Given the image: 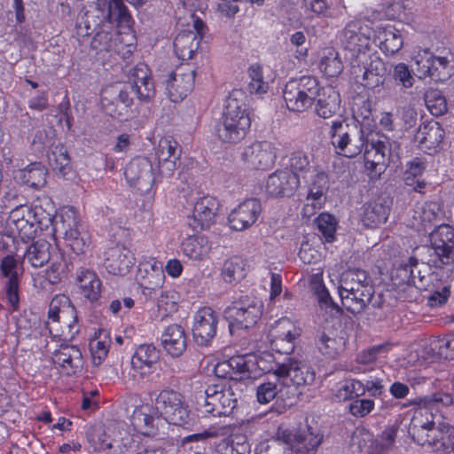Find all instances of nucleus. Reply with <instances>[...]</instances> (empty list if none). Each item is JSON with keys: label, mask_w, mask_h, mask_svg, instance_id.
I'll return each mask as SVG.
<instances>
[{"label": "nucleus", "mask_w": 454, "mask_h": 454, "mask_svg": "<svg viewBox=\"0 0 454 454\" xmlns=\"http://www.w3.org/2000/svg\"><path fill=\"white\" fill-rule=\"evenodd\" d=\"M328 134L335 152L344 157H356L364 147V168L372 179L380 178L387 168L388 159L397 154L399 148L396 142L387 139L372 138L365 144L363 130H357L342 120L332 121Z\"/></svg>", "instance_id": "obj_1"}, {"label": "nucleus", "mask_w": 454, "mask_h": 454, "mask_svg": "<svg viewBox=\"0 0 454 454\" xmlns=\"http://www.w3.org/2000/svg\"><path fill=\"white\" fill-rule=\"evenodd\" d=\"M242 356L247 379H256L263 374L272 373L284 387L309 385L315 380L314 371L304 361L296 357H286L279 362L269 351Z\"/></svg>", "instance_id": "obj_2"}, {"label": "nucleus", "mask_w": 454, "mask_h": 454, "mask_svg": "<svg viewBox=\"0 0 454 454\" xmlns=\"http://www.w3.org/2000/svg\"><path fill=\"white\" fill-rule=\"evenodd\" d=\"M52 209L48 199L35 200L31 205H19L11 210L5 224L9 231L18 234L25 243L53 225Z\"/></svg>", "instance_id": "obj_3"}, {"label": "nucleus", "mask_w": 454, "mask_h": 454, "mask_svg": "<svg viewBox=\"0 0 454 454\" xmlns=\"http://www.w3.org/2000/svg\"><path fill=\"white\" fill-rule=\"evenodd\" d=\"M98 12L100 24L91 46L98 51H111L116 45L115 27L130 29L134 21L122 0H108L103 6L99 4Z\"/></svg>", "instance_id": "obj_4"}, {"label": "nucleus", "mask_w": 454, "mask_h": 454, "mask_svg": "<svg viewBox=\"0 0 454 454\" xmlns=\"http://www.w3.org/2000/svg\"><path fill=\"white\" fill-rule=\"evenodd\" d=\"M251 126V119L245 105L234 95L225 103V111L215 126V134L223 143L235 144L241 141Z\"/></svg>", "instance_id": "obj_5"}, {"label": "nucleus", "mask_w": 454, "mask_h": 454, "mask_svg": "<svg viewBox=\"0 0 454 454\" xmlns=\"http://www.w3.org/2000/svg\"><path fill=\"white\" fill-rule=\"evenodd\" d=\"M429 399L417 398L413 403L417 405L411 422V432L413 438L420 445L434 444L438 434H443L449 427L439 416L433 413Z\"/></svg>", "instance_id": "obj_6"}, {"label": "nucleus", "mask_w": 454, "mask_h": 454, "mask_svg": "<svg viewBox=\"0 0 454 454\" xmlns=\"http://www.w3.org/2000/svg\"><path fill=\"white\" fill-rule=\"evenodd\" d=\"M46 326L52 338L61 340H70L78 333L76 311L67 296L51 300Z\"/></svg>", "instance_id": "obj_7"}, {"label": "nucleus", "mask_w": 454, "mask_h": 454, "mask_svg": "<svg viewBox=\"0 0 454 454\" xmlns=\"http://www.w3.org/2000/svg\"><path fill=\"white\" fill-rule=\"evenodd\" d=\"M262 302L254 297H246L233 301L224 310V317L229 323L231 334L239 330L256 325L262 315Z\"/></svg>", "instance_id": "obj_8"}, {"label": "nucleus", "mask_w": 454, "mask_h": 454, "mask_svg": "<svg viewBox=\"0 0 454 454\" xmlns=\"http://www.w3.org/2000/svg\"><path fill=\"white\" fill-rule=\"evenodd\" d=\"M319 91L317 80L304 75L286 84L283 98L289 110L301 113L312 106Z\"/></svg>", "instance_id": "obj_9"}, {"label": "nucleus", "mask_w": 454, "mask_h": 454, "mask_svg": "<svg viewBox=\"0 0 454 454\" xmlns=\"http://www.w3.org/2000/svg\"><path fill=\"white\" fill-rule=\"evenodd\" d=\"M79 217L74 207H64L55 216L53 231L62 236L67 245L76 254H84L89 247L88 239L78 231Z\"/></svg>", "instance_id": "obj_10"}, {"label": "nucleus", "mask_w": 454, "mask_h": 454, "mask_svg": "<svg viewBox=\"0 0 454 454\" xmlns=\"http://www.w3.org/2000/svg\"><path fill=\"white\" fill-rule=\"evenodd\" d=\"M386 68L382 59L372 51L362 53L350 62V74L356 82L367 88H376L384 82Z\"/></svg>", "instance_id": "obj_11"}, {"label": "nucleus", "mask_w": 454, "mask_h": 454, "mask_svg": "<svg viewBox=\"0 0 454 454\" xmlns=\"http://www.w3.org/2000/svg\"><path fill=\"white\" fill-rule=\"evenodd\" d=\"M278 439L284 446V454H315L322 443L323 435L318 430L306 426L299 429L283 430Z\"/></svg>", "instance_id": "obj_12"}, {"label": "nucleus", "mask_w": 454, "mask_h": 454, "mask_svg": "<svg viewBox=\"0 0 454 454\" xmlns=\"http://www.w3.org/2000/svg\"><path fill=\"white\" fill-rule=\"evenodd\" d=\"M155 410L168 423L185 426L191 421V411L180 394L172 390L161 391L155 400Z\"/></svg>", "instance_id": "obj_13"}, {"label": "nucleus", "mask_w": 454, "mask_h": 454, "mask_svg": "<svg viewBox=\"0 0 454 454\" xmlns=\"http://www.w3.org/2000/svg\"><path fill=\"white\" fill-rule=\"evenodd\" d=\"M412 59L419 78L431 77L435 81H444L452 74L451 60L448 57H434L427 50L414 52Z\"/></svg>", "instance_id": "obj_14"}, {"label": "nucleus", "mask_w": 454, "mask_h": 454, "mask_svg": "<svg viewBox=\"0 0 454 454\" xmlns=\"http://www.w3.org/2000/svg\"><path fill=\"white\" fill-rule=\"evenodd\" d=\"M368 31L369 28L362 27L360 20L350 21L343 29L340 42L350 62L359 59L360 54L372 51L371 36Z\"/></svg>", "instance_id": "obj_15"}, {"label": "nucleus", "mask_w": 454, "mask_h": 454, "mask_svg": "<svg viewBox=\"0 0 454 454\" xmlns=\"http://www.w3.org/2000/svg\"><path fill=\"white\" fill-rule=\"evenodd\" d=\"M301 333L300 327L289 318L278 319L269 332L268 337L271 348L280 354L292 353Z\"/></svg>", "instance_id": "obj_16"}, {"label": "nucleus", "mask_w": 454, "mask_h": 454, "mask_svg": "<svg viewBox=\"0 0 454 454\" xmlns=\"http://www.w3.org/2000/svg\"><path fill=\"white\" fill-rule=\"evenodd\" d=\"M195 70L190 64L176 67L167 80L166 90L172 102L184 99L193 90Z\"/></svg>", "instance_id": "obj_17"}, {"label": "nucleus", "mask_w": 454, "mask_h": 454, "mask_svg": "<svg viewBox=\"0 0 454 454\" xmlns=\"http://www.w3.org/2000/svg\"><path fill=\"white\" fill-rule=\"evenodd\" d=\"M205 412L214 416L228 415L236 406V398L229 387L209 386L205 391Z\"/></svg>", "instance_id": "obj_18"}, {"label": "nucleus", "mask_w": 454, "mask_h": 454, "mask_svg": "<svg viewBox=\"0 0 454 454\" xmlns=\"http://www.w3.org/2000/svg\"><path fill=\"white\" fill-rule=\"evenodd\" d=\"M241 160L246 168L250 169H266L271 167L276 160L273 145L268 141L254 142L245 147Z\"/></svg>", "instance_id": "obj_19"}, {"label": "nucleus", "mask_w": 454, "mask_h": 454, "mask_svg": "<svg viewBox=\"0 0 454 454\" xmlns=\"http://www.w3.org/2000/svg\"><path fill=\"white\" fill-rule=\"evenodd\" d=\"M204 23L200 20L193 21L192 27L179 32L174 40L176 56L183 60L193 58L203 36Z\"/></svg>", "instance_id": "obj_20"}, {"label": "nucleus", "mask_w": 454, "mask_h": 454, "mask_svg": "<svg viewBox=\"0 0 454 454\" xmlns=\"http://www.w3.org/2000/svg\"><path fill=\"white\" fill-rule=\"evenodd\" d=\"M124 176L130 186L142 191L148 190L154 181L152 162L145 157L132 159L125 168Z\"/></svg>", "instance_id": "obj_21"}, {"label": "nucleus", "mask_w": 454, "mask_h": 454, "mask_svg": "<svg viewBox=\"0 0 454 454\" xmlns=\"http://www.w3.org/2000/svg\"><path fill=\"white\" fill-rule=\"evenodd\" d=\"M126 82L127 87L131 88L133 94L141 101H146L155 94L150 69L144 63H139L129 69Z\"/></svg>", "instance_id": "obj_22"}, {"label": "nucleus", "mask_w": 454, "mask_h": 454, "mask_svg": "<svg viewBox=\"0 0 454 454\" xmlns=\"http://www.w3.org/2000/svg\"><path fill=\"white\" fill-rule=\"evenodd\" d=\"M333 292L340 297L342 306L352 313L360 312L371 301L373 294L372 286H333Z\"/></svg>", "instance_id": "obj_23"}, {"label": "nucleus", "mask_w": 454, "mask_h": 454, "mask_svg": "<svg viewBox=\"0 0 454 454\" xmlns=\"http://www.w3.org/2000/svg\"><path fill=\"white\" fill-rule=\"evenodd\" d=\"M218 209L219 202L215 198L204 196L195 202L188 224L194 231L206 229L215 223Z\"/></svg>", "instance_id": "obj_24"}, {"label": "nucleus", "mask_w": 454, "mask_h": 454, "mask_svg": "<svg viewBox=\"0 0 454 454\" xmlns=\"http://www.w3.org/2000/svg\"><path fill=\"white\" fill-rule=\"evenodd\" d=\"M217 317L210 308H203L194 316L192 333L194 340L200 346L208 345L216 334Z\"/></svg>", "instance_id": "obj_25"}, {"label": "nucleus", "mask_w": 454, "mask_h": 454, "mask_svg": "<svg viewBox=\"0 0 454 454\" xmlns=\"http://www.w3.org/2000/svg\"><path fill=\"white\" fill-rule=\"evenodd\" d=\"M262 207L257 199H248L240 202L229 215V223L232 229L243 231L252 226L261 214Z\"/></svg>", "instance_id": "obj_26"}, {"label": "nucleus", "mask_w": 454, "mask_h": 454, "mask_svg": "<svg viewBox=\"0 0 454 454\" xmlns=\"http://www.w3.org/2000/svg\"><path fill=\"white\" fill-rule=\"evenodd\" d=\"M132 253L124 246L116 244L104 252V266L112 275L123 276L134 264Z\"/></svg>", "instance_id": "obj_27"}, {"label": "nucleus", "mask_w": 454, "mask_h": 454, "mask_svg": "<svg viewBox=\"0 0 454 454\" xmlns=\"http://www.w3.org/2000/svg\"><path fill=\"white\" fill-rule=\"evenodd\" d=\"M299 186L297 176L292 175L288 168H283L268 176L264 189L269 195L280 197L292 195Z\"/></svg>", "instance_id": "obj_28"}, {"label": "nucleus", "mask_w": 454, "mask_h": 454, "mask_svg": "<svg viewBox=\"0 0 454 454\" xmlns=\"http://www.w3.org/2000/svg\"><path fill=\"white\" fill-rule=\"evenodd\" d=\"M51 359L61 373L67 375L76 373L83 365L82 352L74 345H61L59 348L53 352Z\"/></svg>", "instance_id": "obj_29"}, {"label": "nucleus", "mask_w": 454, "mask_h": 454, "mask_svg": "<svg viewBox=\"0 0 454 454\" xmlns=\"http://www.w3.org/2000/svg\"><path fill=\"white\" fill-rule=\"evenodd\" d=\"M430 242L442 262L447 263L454 254V228L448 224L439 225L430 232Z\"/></svg>", "instance_id": "obj_30"}, {"label": "nucleus", "mask_w": 454, "mask_h": 454, "mask_svg": "<svg viewBox=\"0 0 454 454\" xmlns=\"http://www.w3.org/2000/svg\"><path fill=\"white\" fill-rule=\"evenodd\" d=\"M181 155L178 143L165 137L159 141L156 156L162 175L170 176L176 169Z\"/></svg>", "instance_id": "obj_31"}, {"label": "nucleus", "mask_w": 454, "mask_h": 454, "mask_svg": "<svg viewBox=\"0 0 454 454\" xmlns=\"http://www.w3.org/2000/svg\"><path fill=\"white\" fill-rule=\"evenodd\" d=\"M395 437V430L388 428L374 441L372 439L371 434L365 431L356 432L354 440L361 438L363 443L358 442L359 448L365 454H387L394 444Z\"/></svg>", "instance_id": "obj_32"}, {"label": "nucleus", "mask_w": 454, "mask_h": 454, "mask_svg": "<svg viewBox=\"0 0 454 454\" xmlns=\"http://www.w3.org/2000/svg\"><path fill=\"white\" fill-rule=\"evenodd\" d=\"M161 346L172 357H178L187 348V336L180 325L173 324L167 326L161 333Z\"/></svg>", "instance_id": "obj_33"}, {"label": "nucleus", "mask_w": 454, "mask_h": 454, "mask_svg": "<svg viewBox=\"0 0 454 454\" xmlns=\"http://www.w3.org/2000/svg\"><path fill=\"white\" fill-rule=\"evenodd\" d=\"M159 351L153 345L139 346L131 357V369L135 374H150L159 361Z\"/></svg>", "instance_id": "obj_34"}, {"label": "nucleus", "mask_w": 454, "mask_h": 454, "mask_svg": "<svg viewBox=\"0 0 454 454\" xmlns=\"http://www.w3.org/2000/svg\"><path fill=\"white\" fill-rule=\"evenodd\" d=\"M346 340L335 330H324L318 333L316 346L325 356L334 358L345 349Z\"/></svg>", "instance_id": "obj_35"}, {"label": "nucleus", "mask_w": 454, "mask_h": 454, "mask_svg": "<svg viewBox=\"0 0 454 454\" xmlns=\"http://www.w3.org/2000/svg\"><path fill=\"white\" fill-rule=\"evenodd\" d=\"M444 137V130L438 122L424 123L417 130L414 139L420 149L434 150L440 145Z\"/></svg>", "instance_id": "obj_36"}, {"label": "nucleus", "mask_w": 454, "mask_h": 454, "mask_svg": "<svg viewBox=\"0 0 454 454\" xmlns=\"http://www.w3.org/2000/svg\"><path fill=\"white\" fill-rule=\"evenodd\" d=\"M374 42L387 54H395L403 46V39L398 30L392 26H378L374 31Z\"/></svg>", "instance_id": "obj_37"}, {"label": "nucleus", "mask_w": 454, "mask_h": 454, "mask_svg": "<svg viewBox=\"0 0 454 454\" xmlns=\"http://www.w3.org/2000/svg\"><path fill=\"white\" fill-rule=\"evenodd\" d=\"M317 97L315 112L319 117L328 119L340 111V96L333 88L323 89V92H318Z\"/></svg>", "instance_id": "obj_38"}, {"label": "nucleus", "mask_w": 454, "mask_h": 454, "mask_svg": "<svg viewBox=\"0 0 454 454\" xmlns=\"http://www.w3.org/2000/svg\"><path fill=\"white\" fill-rule=\"evenodd\" d=\"M286 168H288L292 175L297 176L299 183L301 178L306 181L312 178L315 172L324 171L322 168L311 164L308 155L302 152H295L291 154Z\"/></svg>", "instance_id": "obj_39"}, {"label": "nucleus", "mask_w": 454, "mask_h": 454, "mask_svg": "<svg viewBox=\"0 0 454 454\" xmlns=\"http://www.w3.org/2000/svg\"><path fill=\"white\" fill-rule=\"evenodd\" d=\"M183 254L194 261H202L209 254L211 247L205 236H188L181 245Z\"/></svg>", "instance_id": "obj_40"}, {"label": "nucleus", "mask_w": 454, "mask_h": 454, "mask_svg": "<svg viewBox=\"0 0 454 454\" xmlns=\"http://www.w3.org/2000/svg\"><path fill=\"white\" fill-rule=\"evenodd\" d=\"M269 72V67H264L258 64L249 67L247 70L249 77L248 90L252 94L263 95L268 91L270 82L273 80L267 74Z\"/></svg>", "instance_id": "obj_41"}, {"label": "nucleus", "mask_w": 454, "mask_h": 454, "mask_svg": "<svg viewBox=\"0 0 454 454\" xmlns=\"http://www.w3.org/2000/svg\"><path fill=\"white\" fill-rule=\"evenodd\" d=\"M244 364L242 355L234 356L229 360L217 363L214 368V372L216 377L221 379H247Z\"/></svg>", "instance_id": "obj_42"}, {"label": "nucleus", "mask_w": 454, "mask_h": 454, "mask_svg": "<svg viewBox=\"0 0 454 454\" xmlns=\"http://www.w3.org/2000/svg\"><path fill=\"white\" fill-rule=\"evenodd\" d=\"M309 187L306 200L323 205L328 187V176L325 171L315 172L312 178L305 181Z\"/></svg>", "instance_id": "obj_43"}, {"label": "nucleus", "mask_w": 454, "mask_h": 454, "mask_svg": "<svg viewBox=\"0 0 454 454\" xmlns=\"http://www.w3.org/2000/svg\"><path fill=\"white\" fill-rule=\"evenodd\" d=\"M155 419L151 414L149 405H142L133 411L131 423L134 428L144 435H152L155 434Z\"/></svg>", "instance_id": "obj_44"}, {"label": "nucleus", "mask_w": 454, "mask_h": 454, "mask_svg": "<svg viewBox=\"0 0 454 454\" xmlns=\"http://www.w3.org/2000/svg\"><path fill=\"white\" fill-rule=\"evenodd\" d=\"M51 244L43 239L37 240L30 245L24 254V260L35 267H42L47 263L51 258Z\"/></svg>", "instance_id": "obj_45"}, {"label": "nucleus", "mask_w": 454, "mask_h": 454, "mask_svg": "<svg viewBox=\"0 0 454 454\" xmlns=\"http://www.w3.org/2000/svg\"><path fill=\"white\" fill-rule=\"evenodd\" d=\"M440 207L435 202H425L418 204L414 209L413 224L417 228H423L425 231L437 219Z\"/></svg>", "instance_id": "obj_46"}, {"label": "nucleus", "mask_w": 454, "mask_h": 454, "mask_svg": "<svg viewBox=\"0 0 454 454\" xmlns=\"http://www.w3.org/2000/svg\"><path fill=\"white\" fill-rule=\"evenodd\" d=\"M110 334L105 329H100L95 333L94 337L90 342V350L94 364H100L107 356L110 347Z\"/></svg>", "instance_id": "obj_47"}, {"label": "nucleus", "mask_w": 454, "mask_h": 454, "mask_svg": "<svg viewBox=\"0 0 454 454\" xmlns=\"http://www.w3.org/2000/svg\"><path fill=\"white\" fill-rule=\"evenodd\" d=\"M46 168L38 162H34L19 171L16 178L33 188H40L46 183Z\"/></svg>", "instance_id": "obj_48"}, {"label": "nucleus", "mask_w": 454, "mask_h": 454, "mask_svg": "<svg viewBox=\"0 0 454 454\" xmlns=\"http://www.w3.org/2000/svg\"><path fill=\"white\" fill-rule=\"evenodd\" d=\"M365 393L364 384L360 380L347 379L340 381L333 390L334 399L344 402L354 397L363 395Z\"/></svg>", "instance_id": "obj_49"}, {"label": "nucleus", "mask_w": 454, "mask_h": 454, "mask_svg": "<svg viewBox=\"0 0 454 454\" xmlns=\"http://www.w3.org/2000/svg\"><path fill=\"white\" fill-rule=\"evenodd\" d=\"M48 160L50 166L56 174L66 176L71 172L70 159L64 145H55L48 155Z\"/></svg>", "instance_id": "obj_50"}, {"label": "nucleus", "mask_w": 454, "mask_h": 454, "mask_svg": "<svg viewBox=\"0 0 454 454\" xmlns=\"http://www.w3.org/2000/svg\"><path fill=\"white\" fill-rule=\"evenodd\" d=\"M389 207L386 200H375L368 205L364 211V221L366 225L374 227L387 221Z\"/></svg>", "instance_id": "obj_51"}, {"label": "nucleus", "mask_w": 454, "mask_h": 454, "mask_svg": "<svg viewBox=\"0 0 454 454\" xmlns=\"http://www.w3.org/2000/svg\"><path fill=\"white\" fill-rule=\"evenodd\" d=\"M320 70L328 77H337L343 71V64L339 53L333 49H327L320 60Z\"/></svg>", "instance_id": "obj_52"}, {"label": "nucleus", "mask_w": 454, "mask_h": 454, "mask_svg": "<svg viewBox=\"0 0 454 454\" xmlns=\"http://www.w3.org/2000/svg\"><path fill=\"white\" fill-rule=\"evenodd\" d=\"M138 270L147 284H160L164 281L165 274L162 264L154 259L140 263Z\"/></svg>", "instance_id": "obj_53"}, {"label": "nucleus", "mask_w": 454, "mask_h": 454, "mask_svg": "<svg viewBox=\"0 0 454 454\" xmlns=\"http://www.w3.org/2000/svg\"><path fill=\"white\" fill-rule=\"evenodd\" d=\"M245 276V262L241 258L232 257L224 262L223 278L226 283L241 282Z\"/></svg>", "instance_id": "obj_54"}, {"label": "nucleus", "mask_w": 454, "mask_h": 454, "mask_svg": "<svg viewBox=\"0 0 454 454\" xmlns=\"http://www.w3.org/2000/svg\"><path fill=\"white\" fill-rule=\"evenodd\" d=\"M424 100L427 108L434 116L442 115L448 110L447 100L438 90L430 89L427 90Z\"/></svg>", "instance_id": "obj_55"}, {"label": "nucleus", "mask_w": 454, "mask_h": 454, "mask_svg": "<svg viewBox=\"0 0 454 454\" xmlns=\"http://www.w3.org/2000/svg\"><path fill=\"white\" fill-rule=\"evenodd\" d=\"M385 346H376L359 353L356 356V363L360 365L352 368L354 372H364L368 370V366L374 364L381 352L385 351Z\"/></svg>", "instance_id": "obj_56"}, {"label": "nucleus", "mask_w": 454, "mask_h": 454, "mask_svg": "<svg viewBox=\"0 0 454 454\" xmlns=\"http://www.w3.org/2000/svg\"><path fill=\"white\" fill-rule=\"evenodd\" d=\"M316 223L317 230L325 238V241H333L337 227L335 217L330 214L322 213L317 217Z\"/></svg>", "instance_id": "obj_57"}, {"label": "nucleus", "mask_w": 454, "mask_h": 454, "mask_svg": "<svg viewBox=\"0 0 454 454\" xmlns=\"http://www.w3.org/2000/svg\"><path fill=\"white\" fill-rule=\"evenodd\" d=\"M1 271L3 276L7 278V284H17L20 280L21 266L12 254H7L2 261Z\"/></svg>", "instance_id": "obj_58"}, {"label": "nucleus", "mask_w": 454, "mask_h": 454, "mask_svg": "<svg viewBox=\"0 0 454 454\" xmlns=\"http://www.w3.org/2000/svg\"><path fill=\"white\" fill-rule=\"evenodd\" d=\"M180 296L174 290H168L161 294L158 300V308L162 317H167L177 309Z\"/></svg>", "instance_id": "obj_59"}, {"label": "nucleus", "mask_w": 454, "mask_h": 454, "mask_svg": "<svg viewBox=\"0 0 454 454\" xmlns=\"http://www.w3.org/2000/svg\"><path fill=\"white\" fill-rule=\"evenodd\" d=\"M434 446L435 454H454V428L448 427L443 434H438Z\"/></svg>", "instance_id": "obj_60"}, {"label": "nucleus", "mask_w": 454, "mask_h": 454, "mask_svg": "<svg viewBox=\"0 0 454 454\" xmlns=\"http://www.w3.org/2000/svg\"><path fill=\"white\" fill-rule=\"evenodd\" d=\"M330 281L333 284L339 282L340 284H364L367 279V274L364 270L359 269H349L343 271L340 277H333V273L330 272Z\"/></svg>", "instance_id": "obj_61"}, {"label": "nucleus", "mask_w": 454, "mask_h": 454, "mask_svg": "<svg viewBox=\"0 0 454 454\" xmlns=\"http://www.w3.org/2000/svg\"><path fill=\"white\" fill-rule=\"evenodd\" d=\"M426 169V163L421 159L414 158L406 164L403 180L406 185L412 186L415 179L420 177Z\"/></svg>", "instance_id": "obj_62"}, {"label": "nucleus", "mask_w": 454, "mask_h": 454, "mask_svg": "<svg viewBox=\"0 0 454 454\" xmlns=\"http://www.w3.org/2000/svg\"><path fill=\"white\" fill-rule=\"evenodd\" d=\"M20 240L18 234L9 231L6 224L0 231V249L4 252L12 255L19 250Z\"/></svg>", "instance_id": "obj_63"}, {"label": "nucleus", "mask_w": 454, "mask_h": 454, "mask_svg": "<svg viewBox=\"0 0 454 454\" xmlns=\"http://www.w3.org/2000/svg\"><path fill=\"white\" fill-rule=\"evenodd\" d=\"M430 294L427 296V304L430 307H436L444 304L450 295L448 286H431Z\"/></svg>", "instance_id": "obj_64"}]
</instances>
